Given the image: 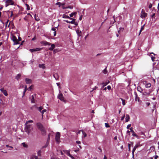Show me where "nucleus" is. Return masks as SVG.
Returning <instances> with one entry per match:
<instances>
[{
	"mask_svg": "<svg viewBox=\"0 0 159 159\" xmlns=\"http://www.w3.org/2000/svg\"><path fill=\"white\" fill-rule=\"evenodd\" d=\"M51 159H60L59 158H58L57 157H51Z\"/></svg>",
	"mask_w": 159,
	"mask_h": 159,
	"instance_id": "obj_48",
	"label": "nucleus"
},
{
	"mask_svg": "<svg viewBox=\"0 0 159 159\" xmlns=\"http://www.w3.org/2000/svg\"><path fill=\"white\" fill-rule=\"evenodd\" d=\"M57 85L59 87H60V83H57Z\"/></svg>",
	"mask_w": 159,
	"mask_h": 159,
	"instance_id": "obj_61",
	"label": "nucleus"
},
{
	"mask_svg": "<svg viewBox=\"0 0 159 159\" xmlns=\"http://www.w3.org/2000/svg\"><path fill=\"white\" fill-rule=\"evenodd\" d=\"M49 142L47 141L45 145L42 147V148H46L48 146V145L49 144Z\"/></svg>",
	"mask_w": 159,
	"mask_h": 159,
	"instance_id": "obj_33",
	"label": "nucleus"
},
{
	"mask_svg": "<svg viewBox=\"0 0 159 159\" xmlns=\"http://www.w3.org/2000/svg\"><path fill=\"white\" fill-rule=\"evenodd\" d=\"M21 144L24 148H27L28 147V145L27 144H26L25 143H22Z\"/></svg>",
	"mask_w": 159,
	"mask_h": 159,
	"instance_id": "obj_30",
	"label": "nucleus"
},
{
	"mask_svg": "<svg viewBox=\"0 0 159 159\" xmlns=\"http://www.w3.org/2000/svg\"><path fill=\"white\" fill-rule=\"evenodd\" d=\"M70 150H66L65 151V152L66 153V154L68 156H69L70 157L72 158V159H73L74 157L70 154Z\"/></svg>",
	"mask_w": 159,
	"mask_h": 159,
	"instance_id": "obj_11",
	"label": "nucleus"
},
{
	"mask_svg": "<svg viewBox=\"0 0 159 159\" xmlns=\"http://www.w3.org/2000/svg\"><path fill=\"white\" fill-rule=\"evenodd\" d=\"M81 131V130H80L76 132V133L77 134H80Z\"/></svg>",
	"mask_w": 159,
	"mask_h": 159,
	"instance_id": "obj_49",
	"label": "nucleus"
},
{
	"mask_svg": "<svg viewBox=\"0 0 159 159\" xmlns=\"http://www.w3.org/2000/svg\"><path fill=\"white\" fill-rule=\"evenodd\" d=\"M72 20L71 21H69L68 20H65L64 21L66 22L67 23H71L75 25H78V23L76 22L75 21V19H71Z\"/></svg>",
	"mask_w": 159,
	"mask_h": 159,
	"instance_id": "obj_4",
	"label": "nucleus"
},
{
	"mask_svg": "<svg viewBox=\"0 0 159 159\" xmlns=\"http://www.w3.org/2000/svg\"><path fill=\"white\" fill-rule=\"evenodd\" d=\"M107 70L106 69H105L104 70H103V72L105 74L107 73Z\"/></svg>",
	"mask_w": 159,
	"mask_h": 159,
	"instance_id": "obj_46",
	"label": "nucleus"
},
{
	"mask_svg": "<svg viewBox=\"0 0 159 159\" xmlns=\"http://www.w3.org/2000/svg\"><path fill=\"white\" fill-rule=\"evenodd\" d=\"M145 24H144L141 27V29L140 30V32H139V35L140 34L142 31L144 29V26L145 25Z\"/></svg>",
	"mask_w": 159,
	"mask_h": 159,
	"instance_id": "obj_35",
	"label": "nucleus"
},
{
	"mask_svg": "<svg viewBox=\"0 0 159 159\" xmlns=\"http://www.w3.org/2000/svg\"><path fill=\"white\" fill-rule=\"evenodd\" d=\"M33 122V121L32 120H29L26 122L25 124H28L29 123H31Z\"/></svg>",
	"mask_w": 159,
	"mask_h": 159,
	"instance_id": "obj_39",
	"label": "nucleus"
},
{
	"mask_svg": "<svg viewBox=\"0 0 159 159\" xmlns=\"http://www.w3.org/2000/svg\"><path fill=\"white\" fill-rule=\"evenodd\" d=\"M6 2L8 4V5L10 4L12 5L13 4L11 0H7L6 1Z\"/></svg>",
	"mask_w": 159,
	"mask_h": 159,
	"instance_id": "obj_14",
	"label": "nucleus"
},
{
	"mask_svg": "<svg viewBox=\"0 0 159 159\" xmlns=\"http://www.w3.org/2000/svg\"><path fill=\"white\" fill-rule=\"evenodd\" d=\"M56 29L55 28H52V30L54 31H56Z\"/></svg>",
	"mask_w": 159,
	"mask_h": 159,
	"instance_id": "obj_58",
	"label": "nucleus"
},
{
	"mask_svg": "<svg viewBox=\"0 0 159 159\" xmlns=\"http://www.w3.org/2000/svg\"><path fill=\"white\" fill-rule=\"evenodd\" d=\"M34 16L35 19L36 20L38 21L39 20V18L36 16V14L34 15Z\"/></svg>",
	"mask_w": 159,
	"mask_h": 159,
	"instance_id": "obj_42",
	"label": "nucleus"
},
{
	"mask_svg": "<svg viewBox=\"0 0 159 159\" xmlns=\"http://www.w3.org/2000/svg\"><path fill=\"white\" fill-rule=\"evenodd\" d=\"M107 88L108 90H110L111 89V86L110 85L108 86L107 87Z\"/></svg>",
	"mask_w": 159,
	"mask_h": 159,
	"instance_id": "obj_54",
	"label": "nucleus"
},
{
	"mask_svg": "<svg viewBox=\"0 0 159 159\" xmlns=\"http://www.w3.org/2000/svg\"><path fill=\"white\" fill-rule=\"evenodd\" d=\"M54 36H55L56 35V31H55L53 32Z\"/></svg>",
	"mask_w": 159,
	"mask_h": 159,
	"instance_id": "obj_60",
	"label": "nucleus"
},
{
	"mask_svg": "<svg viewBox=\"0 0 159 159\" xmlns=\"http://www.w3.org/2000/svg\"><path fill=\"white\" fill-rule=\"evenodd\" d=\"M49 140H50V135H49V134L48 135V139L47 140V142H49Z\"/></svg>",
	"mask_w": 159,
	"mask_h": 159,
	"instance_id": "obj_53",
	"label": "nucleus"
},
{
	"mask_svg": "<svg viewBox=\"0 0 159 159\" xmlns=\"http://www.w3.org/2000/svg\"><path fill=\"white\" fill-rule=\"evenodd\" d=\"M65 8H70V9H72L73 8V7L72 6H69L68 7H66Z\"/></svg>",
	"mask_w": 159,
	"mask_h": 159,
	"instance_id": "obj_45",
	"label": "nucleus"
},
{
	"mask_svg": "<svg viewBox=\"0 0 159 159\" xmlns=\"http://www.w3.org/2000/svg\"><path fill=\"white\" fill-rule=\"evenodd\" d=\"M40 43L44 46L46 45H50L51 44V43L49 42H48L46 41H43L40 42Z\"/></svg>",
	"mask_w": 159,
	"mask_h": 159,
	"instance_id": "obj_8",
	"label": "nucleus"
},
{
	"mask_svg": "<svg viewBox=\"0 0 159 159\" xmlns=\"http://www.w3.org/2000/svg\"><path fill=\"white\" fill-rule=\"evenodd\" d=\"M39 67L40 68H42L43 69L45 67V66L44 65V64H39Z\"/></svg>",
	"mask_w": 159,
	"mask_h": 159,
	"instance_id": "obj_36",
	"label": "nucleus"
},
{
	"mask_svg": "<svg viewBox=\"0 0 159 159\" xmlns=\"http://www.w3.org/2000/svg\"><path fill=\"white\" fill-rule=\"evenodd\" d=\"M125 117V115H124V116L121 118V120H123L124 119Z\"/></svg>",
	"mask_w": 159,
	"mask_h": 159,
	"instance_id": "obj_62",
	"label": "nucleus"
},
{
	"mask_svg": "<svg viewBox=\"0 0 159 159\" xmlns=\"http://www.w3.org/2000/svg\"><path fill=\"white\" fill-rule=\"evenodd\" d=\"M158 157V156L157 155H156L154 157V159H157V158Z\"/></svg>",
	"mask_w": 159,
	"mask_h": 159,
	"instance_id": "obj_59",
	"label": "nucleus"
},
{
	"mask_svg": "<svg viewBox=\"0 0 159 159\" xmlns=\"http://www.w3.org/2000/svg\"><path fill=\"white\" fill-rule=\"evenodd\" d=\"M77 12H74L72 13L70 15V17H73L74 16H75L76 15Z\"/></svg>",
	"mask_w": 159,
	"mask_h": 159,
	"instance_id": "obj_26",
	"label": "nucleus"
},
{
	"mask_svg": "<svg viewBox=\"0 0 159 159\" xmlns=\"http://www.w3.org/2000/svg\"><path fill=\"white\" fill-rule=\"evenodd\" d=\"M150 95V93H143V95L146 96H148Z\"/></svg>",
	"mask_w": 159,
	"mask_h": 159,
	"instance_id": "obj_28",
	"label": "nucleus"
},
{
	"mask_svg": "<svg viewBox=\"0 0 159 159\" xmlns=\"http://www.w3.org/2000/svg\"><path fill=\"white\" fill-rule=\"evenodd\" d=\"M121 100L122 101V104L123 106H124L125 104V101L122 98H120Z\"/></svg>",
	"mask_w": 159,
	"mask_h": 159,
	"instance_id": "obj_34",
	"label": "nucleus"
},
{
	"mask_svg": "<svg viewBox=\"0 0 159 159\" xmlns=\"http://www.w3.org/2000/svg\"><path fill=\"white\" fill-rule=\"evenodd\" d=\"M58 97L60 100L64 102H65V100L63 94L60 92L58 95Z\"/></svg>",
	"mask_w": 159,
	"mask_h": 159,
	"instance_id": "obj_6",
	"label": "nucleus"
},
{
	"mask_svg": "<svg viewBox=\"0 0 159 159\" xmlns=\"http://www.w3.org/2000/svg\"><path fill=\"white\" fill-rule=\"evenodd\" d=\"M25 80L26 82V83L27 84H30L31 83L32 80L31 79L26 78L25 79Z\"/></svg>",
	"mask_w": 159,
	"mask_h": 159,
	"instance_id": "obj_17",
	"label": "nucleus"
},
{
	"mask_svg": "<svg viewBox=\"0 0 159 159\" xmlns=\"http://www.w3.org/2000/svg\"><path fill=\"white\" fill-rule=\"evenodd\" d=\"M129 119H130V117H129V115H126V117L125 118V120H126L125 122H128L129 121Z\"/></svg>",
	"mask_w": 159,
	"mask_h": 159,
	"instance_id": "obj_22",
	"label": "nucleus"
},
{
	"mask_svg": "<svg viewBox=\"0 0 159 159\" xmlns=\"http://www.w3.org/2000/svg\"><path fill=\"white\" fill-rule=\"evenodd\" d=\"M26 6L27 7V10H29L30 9V7L29 6V5L27 4H26Z\"/></svg>",
	"mask_w": 159,
	"mask_h": 159,
	"instance_id": "obj_47",
	"label": "nucleus"
},
{
	"mask_svg": "<svg viewBox=\"0 0 159 159\" xmlns=\"http://www.w3.org/2000/svg\"><path fill=\"white\" fill-rule=\"evenodd\" d=\"M53 76L56 80H57L58 79V76L57 73L53 75Z\"/></svg>",
	"mask_w": 159,
	"mask_h": 159,
	"instance_id": "obj_24",
	"label": "nucleus"
},
{
	"mask_svg": "<svg viewBox=\"0 0 159 159\" xmlns=\"http://www.w3.org/2000/svg\"><path fill=\"white\" fill-rule=\"evenodd\" d=\"M130 131H129V130H127V134H128L129 135H130Z\"/></svg>",
	"mask_w": 159,
	"mask_h": 159,
	"instance_id": "obj_57",
	"label": "nucleus"
},
{
	"mask_svg": "<svg viewBox=\"0 0 159 159\" xmlns=\"http://www.w3.org/2000/svg\"><path fill=\"white\" fill-rule=\"evenodd\" d=\"M33 86L32 85H31V86H30L29 88H28V89L29 90H31L32 89V87Z\"/></svg>",
	"mask_w": 159,
	"mask_h": 159,
	"instance_id": "obj_56",
	"label": "nucleus"
},
{
	"mask_svg": "<svg viewBox=\"0 0 159 159\" xmlns=\"http://www.w3.org/2000/svg\"><path fill=\"white\" fill-rule=\"evenodd\" d=\"M62 17L64 18H67L69 19H72V18L70 17L69 16L66 15L65 14H64L62 16Z\"/></svg>",
	"mask_w": 159,
	"mask_h": 159,
	"instance_id": "obj_19",
	"label": "nucleus"
},
{
	"mask_svg": "<svg viewBox=\"0 0 159 159\" xmlns=\"http://www.w3.org/2000/svg\"><path fill=\"white\" fill-rule=\"evenodd\" d=\"M11 39L14 42V45L19 44V42L18 40H17V39L15 36H13L11 38Z\"/></svg>",
	"mask_w": 159,
	"mask_h": 159,
	"instance_id": "obj_2",
	"label": "nucleus"
},
{
	"mask_svg": "<svg viewBox=\"0 0 159 159\" xmlns=\"http://www.w3.org/2000/svg\"><path fill=\"white\" fill-rule=\"evenodd\" d=\"M155 151V149L154 147L153 146H152L151 147L150 149H148L147 150V152H148V154L150 153L151 152H154Z\"/></svg>",
	"mask_w": 159,
	"mask_h": 159,
	"instance_id": "obj_7",
	"label": "nucleus"
},
{
	"mask_svg": "<svg viewBox=\"0 0 159 159\" xmlns=\"http://www.w3.org/2000/svg\"><path fill=\"white\" fill-rule=\"evenodd\" d=\"M81 131L82 132L83 135V136L82 137V138H83V137H84V138H85V137H86L87 136L85 132H84L83 130H81Z\"/></svg>",
	"mask_w": 159,
	"mask_h": 159,
	"instance_id": "obj_27",
	"label": "nucleus"
},
{
	"mask_svg": "<svg viewBox=\"0 0 159 159\" xmlns=\"http://www.w3.org/2000/svg\"><path fill=\"white\" fill-rule=\"evenodd\" d=\"M41 150H39L37 152L38 155L40 156H41Z\"/></svg>",
	"mask_w": 159,
	"mask_h": 159,
	"instance_id": "obj_41",
	"label": "nucleus"
},
{
	"mask_svg": "<svg viewBox=\"0 0 159 159\" xmlns=\"http://www.w3.org/2000/svg\"><path fill=\"white\" fill-rule=\"evenodd\" d=\"M128 148H129V150H130V144H128Z\"/></svg>",
	"mask_w": 159,
	"mask_h": 159,
	"instance_id": "obj_55",
	"label": "nucleus"
},
{
	"mask_svg": "<svg viewBox=\"0 0 159 159\" xmlns=\"http://www.w3.org/2000/svg\"><path fill=\"white\" fill-rule=\"evenodd\" d=\"M36 125L38 129H39L40 130L44 128L42 125L40 123H37Z\"/></svg>",
	"mask_w": 159,
	"mask_h": 159,
	"instance_id": "obj_9",
	"label": "nucleus"
},
{
	"mask_svg": "<svg viewBox=\"0 0 159 159\" xmlns=\"http://www.w3.org/2000/svg\"><path fill=\"white\" fill-rule=\"evenodd\" d=\"M42 48H35V51H40L42 50Z\"/></svg>",
	"mask_w": 159,
	"mask_h": 159,
	"instance_id": "obj_40",
	"label": "nucleus"
},
{
	"mask_svg": "<svg viewBox=\"0 0 159 159\" xmlns=\"http://www.w3.org/2000/svg\"><path fill=\"white\" fill-rule=\"evenodd\" d=\"M131 132L132 133V135L133 136L136 137V138L138 139H139V137L134 132V130Z\"/></svg>",
	"mask_w": 159,
	"mask_h": 159,
	"instance_id": "obj_15",
	"label": "nucleus"
},
{
	"mask_svg": "<svg viewBox=\"0 0 159 159\" xmlns=\"http://www.w3.org/2000/svg\"><path fill=\"white\" fill-rule=\"evenodd\" d=\"M30 159H38V158L37 156L32 155Z\"/></svg>",
	"mask_w": 159,
	"mask_h": 159,
	"instance_id": "obj_25",
	"label": "nucleus"
},
{
	"mask_svg": "<svg viewBox=\"0 0 159 159\" xmlns=\"http://www.w3.org/2000/svg\"><path fill=\"white\" fill-rule=\"evenodd\" d=\"M139 146V144H137L134 147V148H133V149L132 151V154L133 156H134V151H135L136 149Z\"/></svg>",
	"mask_w": 159,
	"mask_h": 159,
	"instance_id": "obj_12",
	"label": "nucleus"
},
{
	"mask_svg": "<svg viewBox=\"0 0 159 159\" xmlns=\"http://www.w3.org/2000/svg\"><path fill=\"white\" fill-rule=\"evenodd\" d=\"M47 111V110H46V109H44L42 111H41V113H42V116H43L44 113L46 112Z\"/></svg>",
	"mask_w": 159,
	"mask_h": 159,
	"instance_id": "obj_44",
	"label": "nucleus"
},
{
	"mask_svg": "<svg viewBox=\"0 0 159 159\" xmlns=\"http://www.w3.org/2000/svg\"><path fill=\"white\" fill-rule=\"evenodd\" d=\"M151 86V84L150 83H148L146 84L145 86L147 88H149Z\"/></svg>",
	"mask_w": 159,
	"mask_h": 159,
	"instance_id": "obj_32",
	"label": "nucleus"
},
{
	"mask_svg": "<svg viewBox=\"0 0 159 159\" xmlns=\"http://www.w3.org/2000/svg\"><path fill=\"white\" fill-rule=\"evenodd\" d=\"M137 90L138 91L142 93L143 91V89L140 87H137Z\"/></svg>",
	"mask_w": 159,
	"mask_h": 159,
	"instance_id": "obj_29",
	"label": "nucleus"
},
{
	"mask_svg": "<svg viewBox=\"0 0 159 159\" xmlns=\"http://www.w3.org/2000/svg\"><path fill=\"white\" fill-rule=\"evenodd\" d=\"M40 131H41V133L42 135H45L46 133V131L45 130V129L44 128L43 129H42L40 130Z\"/></svg>",
	"mask_w": 159,
	"mask_h": 159,
	"instance_id": "obj_16",
	"label": "nucleus"
},
{
	"mask_svg": "<svg viewBox=\"0 0 159 159\" xmlns=\"http://www.w3.org/2000/svg\"><path fill=\"white\" fill-rule=\"evenodd\" d=\"M131 124H129V125H128L127 126V129H129V127L131 126Z\"/></svg>",
	"mask_w": 159,
	"mask_h": 159,
	"instance_id": "obj_51",
	"label": "nucleus"
},
{
	"mask_svg": "<svg viewBox=\"0 0 159 159\" xmlns=\"http://www.w3.org/2000/svg\"><path fill=\"white\" fill-rule=\"evenodd\" d=\"M109 81H108L107 82L102 83L101 84L102 85L103 87H104V86H106L109 83Z\"/></svg>",
	"mask_w": 159,
	"mask_h": 159,
	"instance_id": "obj_20",
	"label": "nucleus"
},
{
	"mask_svg": "<svg viewBox=\"0 0 159 159\" xmlns=\"http://www.w3.org/2000/svg\"><path fill=\"white\" fill-rule=\"evenodd\" d=\"M37 109L40 111H41V110L43 109V107H37Z\"/></svg>",
	"mask_w": 159,
	"mask_h": 159,
	"instance_id": "obj_38",
	"label": "nucleus"
},
{
	"mask_svg": "<svg viewBox=\"0 0 159 159\" xmlns=\"http://www.w3.org/2000/svg\"><path fill=\"white\" fill-rule=\"evenodd\" d=\"M76 32L77 34V35L79 37L80 36H81V32L80 30H76Z\"/></svg>",
	"mask_w": 159,
	"mask_h": 159,
	"instance_id": "obj_18",
	"label": "nucleus"
},
{
	"mask_svg": "<svg viewBox=\"0 0 159 159\" xmlns=\"http://www.w3.org/2000/svg\"><path fill=\"white\" fill-rule=\"evenodd\" d=\"M60 136V134L59 132H57L56 134L55 139L57 143L59 142V139Z\"/></svg>",
	"mask_w": 159,
	"mask_h": 159,
	"instance_id": "obj_3",
	"label": "nucleus"
},
{
	"mask_svg": "<svg viewBox=\"0 0 159 159\" xmlns=\"http://www.w3.org/2000/svg\"><path fill=\"white\" fill-rule=\"evenodd\" d=\"M50 45H51V47L49 48V49L50 51H52L56 47L55 45L54 44H51Z\"/></svg>",
	"mask_w": 159,
	"mask_h": 159,
	"instance_id": "obj_13",
	"label": "nucleus"
},
{
	"mask_svg": "<svg viewBox=\"0 0 159 159\" xmlns=\"http://www.w3.org/2000/svg\"><path fill=\"white\" fill-rule=\"evenodd\" d=\"M0 90L3 93L5 96L8 95V93L6 90L4 89V88H2L0 89Z\"/></svg>",
	"mask_w": 159,
	"mask_h": 159,
	"instance_id": "obj_10",
	"label": "nucleus"
},
{
	"mask_svg": "<svg viewBox=\"0 0 159 159\" xmlns=\"http://www.w3.org/2000/svg\"><path fill=\"white\" fill-rule=\"evenodd\" d=\"M147 13H145L143 10H142L140 16L141 18H145L147 16Z\"/></svg>",
	"mask_w": 159,
	"mask_h": 159,
	"instance_id": "obj_5",
	"label": "nucleus"
},
{
	"mask_svg": "<svg viewBox=\"0 0 159 159\" xmlns=\"http://www.w3.org/2000/svg\"><path fill=\"white\" fill-rule=\"evenodd\" d=\"M35 39H36V38H35V36L34 38H33L32 39V40L33 41Z\"/></svg>",
	"mask_w": 159,
	"mask_h": 159,
	"instance_id": "obj_64",
	"label": "nucleus"
},
{
	"mask_svg": "<svg viewBox=\"0 0 159 159\" xmlns=\"http://www.w3.org/2000/svg\"><path fill=\"white\" fill-rule=\"evenodd\" d=\"M30 51L31 52H33L35 51V49H30Z\"/></svg>",
	"mask_w": 159,
	"mask_h": 159,
	"instance_id": "obj_52",
	"label": "nucleus"
},
{
	"mask_svg": "<svg viewBox=\"0 0 159 159\" xmlns=\"http://www.w3.org/2000/svg\"><path fill=\"white\" fill-rule=\"evenodd\" d=\"M105 127L106 128H109L110 127V125H109V124L108 123H105Z\"/></svg>",
	"mask_w": 159,
	"mask_h": 159,
	"instance_id": "obj_43",
	"label": "nucleus"
},
{
	"mask_svg": "<svg viewBox=\"0 0 159 159\" xmlns=\"http://www.w3.org/2000/svg\"><path fill=\"white\" fill-rule=\"evenodd\" d=\"M27 89H27V86L26 85H25V88L24 91L23 92V95L22 96V97H23L24 96H25V93L26 92V91L27 90Z\"/></svg>",
	"mask_w": 159,
	"mask_h": 159,
	"instance_id": "obj_21",
	"label": "nucleus"
},
{
	"mask_svg": "<svg viewBox=\"0 0 159 159\" xmlns=\"http://www.w3.org/2000/svg\"><path fill=\"white\" fill-rule=\"evenodd\" d=\"M152 54H153L154 55H155L153 52L151 53L150 54V56H151V59H152V61H154V59L155 58V57L152 56Z\"/></svg>",
	"mask_w": 159,
	"mask_h": 159,
	"instance_id": "obj_31",
	"label": "nucleus"
},
{
	"mask_svg": "<svg viewBox=\"0 0 159 159\" xmlns=\"http://www.w3.org/2000/svg\"><path fill=\"white\" fill-rule=\"evenodd\" d=\"M152 4L151 3L149 5V6H148L149 8H152Z\"/></svg>",
	"mask_w": 159,
	"mask_h": 159,
	"instance_id": "obj_50",
	"label": "nucleus"
},
{
	"mask_svg": "<svg viewBox=\"0 0 159 159\" xmlns=\"http://www.w3.org/2000/svg\"><path fill=\"white\" fill-rule=\"evenodd\" d=\"M33 129V126L32 125L25 124V130L28 134H29Z\"/></svg>",
	"mask_w": 159,
	"mask_h": 159,
	"instance_id": "obj_1",
	"label": "nucleus"
},
{
	"mask_svg": "<svg viewBox=\"0 0 159 159\" xmlns=\"http://www.w3.org/2000/svg\"><path fill=\"white\" fill-rule=\"evenodd\" d=\"M21 75L20 74H18L16 76V78L17 80H18L20 77Z\"/></svg>",
	"mask_w": 159,
	"mask_h": 159,
	"instance_id": "obj_37",
	"label": "nucleus"
},
{
	"mask_svg": "<svg viewBox=\"0 0 159 159\" xmlns=\"http://www.w3.org/2000/svg\"><path fill=\"white\" fill-rule=\"evenodd\" d=\"M31 102L32 103H35V100L34 99V97L33 95H32L31 97Z\"/></svg>",
	"mask_w": 159,
	"mask_h": 159,
	"instance_id": "obj_23",
	"label": "nucleus"
},
{
	"mask_svg": "<svg viewBox=\"0 0 159 159\" xmlns=\"http://www.w3.org/2000/svg\"><path fill=\"white\" fill-rule=\"evenodd\" d=\"M129 129L130 130V131L131 132H132L133 131L132 127H131V128H130Z\"/></svg>",
	"mask_w": 159,
	"mask_h": 159,
	"instance_id": "obj_63",
	"label": "nucleus"
}]
</instances>
